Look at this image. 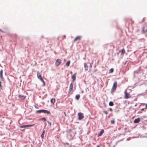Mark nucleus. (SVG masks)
Instances as JSON below:
<instances>
[{"mask_svg":"<svg viewBox=\"0 0 147 147\" xmlns=\"http://www.w3.org/2000/svg\"><path fill=\"white\" fill-rule=\"evenodd\" d=\"M43 110H40L36 111V113H43Z\"/></svg>","mask_w":147,"mask_h":147,"instance_id":"19","label":"nucleus"},{"mask_svg":"<svg viewBox=\"0 0 147 147\" xmlns=\"http://www.w3.org/2000/svg\"><path fill=\"white\" fill-rule=\"evenodd\" d=\"M3 70L2 69H1L0 71V76L1 78L3 80Z\"/></svg>","mask_w":147,"mask_h":147,"instance_id":"11","label":"nucleus"},{"mask_svg":"<svg viewBox=\"0 0 147 147\" xmlns=\"http://www.w3.org/2000/svg\"><path fill=\"white\" fill-rule=\"evenodd\" d=\"M70 74H72V71H71L70 72Z\"/></svg>","mask_w":147,"mask_h":147,"instance_id":"33","label":"nucleus"},{"mask_svg":"<svg viewBox=\"0 0 147 147\" xmlns=\"http://www.w3.org/2000/svg\"><path fill=\"white\" fill-rule=\"evenodd\" d=\"M41 81H42V82L43 83V86H45V82L44 80H43V79L42 80H41Z\"/></svg>","mask_w":147,"mask_h":147,"instance_id":"24","label":"nucleus"},{"mask_svg":"<svg viewBox=\"0 0 147 147\" xmlns=\"http://www.w3.org/2000/svg\"><path fill=\"white\" fill-rule=\"evenodd\" d=\"M146 32V31L144 32V31H143V32L144 33H145V32Z\"/></svg>","mask_w":147,"mask_h":147,"instance_id":"38","label":"nucleus"},{"mask_svg":"<svg viewBox=\"0 0 147 147\" xmlns=\"http://www.w3.org/2000/svg\"><path fill=\"white\" fill-rule=\"evenodd\" d=\"M78 119L79 120H81L84 117V114L80 112L78 113Z\"/></svg>","mask_w":147,"mask_h":147,"instance_id":"3","label":"nucleus"},{"mask_svg":"<svg viewBox=\"0 0 147 147\" xmlns=\"http://www.w3.org/2000/svg\"><path fill=\"white\" fill-rule=\"evenodd\" d=\"M104 132V130L103 129L101 130L100 132L98 134V137L101 136Z\"/></svg>","mask_w":147,"mask_h":147,"instance_id":"16","label":"nucleus"},{"mask_svg":"<svg viewBox=\"0 0 147 147\" xmlns=\"http://www.w3.org/2000/svg\"><path fill=\"white\" fill-rule=\"evenodd\" d=\"M109 105L111 106H113L114 105L113 102L112 101H110L109 103Z\"/></svg>","mask_w":147,"mask_h":147,"instance_id":"22","label":"nucleus"},{"mask_svg":"<svg viewBox=\"0 0 147 147\" xmlns=\"http://www.w3.org/2000/svg\"><path fill=\"white\" fill-rule=\"evenodd\" d=\"M120 51L121 52V54L123 55V54L125 53V51L124 49L121 50Z\"/></svg>","mask_w":147,"mask_h":147,"instance_id":"17","label":"nucleus"},{"mask_svg":"<svg viewBox=\"0 0 147 147\" xmlns=\"http://www.w3.org/2000/svg\"><path fill=\"white\" fill-rule=\"evenodd\" d=\"M61 62V60L59 59H57L55 63V65L56 66H58L59 65Z\"/></svg>","mask_w":147,"mask_h":147,"instance_id":"4","label":"nucleus"},{"mask_svg":"<svg viewBox=\"0 0 147 147\" xmlns=\"http://www.w3.org/2000/svg\"><path fill=\"white\" fill-rule=\"evenodd\" d=\"M73 84L72 83H71L70 84L69 87V90L70 92L72 91V89H73Z\"/></svg>","mask_w":147,"mask_h":147,"instance_id":"10","label":"nucleus"},{"mask_svg":"<svg viewBox=\"0 0 147 147\" xmlns=\"http://www.w3.org/2000/svg\"><path fill=\"white\" fill-rule=\"evenodd\" d=\"M0 88H2V86H1V82H0Z\"/></svg>","mask_w":147,"mask_h":147,"instance_id":"28","label":"nucleus"},{"mask_svg":"<svg viewBox=\"0 0 147 147\" xmlns=\"http://www.w3.org/2000/svg\"><path fill=\"white\" fill-rule=\"evenodd\" d=\"M145 109H147V104H146L145 105Z\"/></svg>","mask_w":147,"mask_h":147,"instance_id":"30","label":"nucleus"},{"mask_svg":"<svg viewBox=\"0 0 147 147\" xmlns=\"http://www.w3.org/2000/svg\"><path fill=\"white\" fill-rule=\"evenodd\" d=\"M85 69V71H87L88 70V66L86 63H84Z\"/></svg>","mask_w":147,"mask_h":147,"instance_id":"13","label":"nucleus"},{"mask_svg":"<svg viewBox=\"0 0 147 147\" xmlns=\"http://www.w3.org/2000/svg\"><path fill=\"white\" fill-rule=\"evenodd\" d=\"M55 101V98H52L50 101L51 102L52 104H54Z\"/></svg>","mask_w":147,"mask_h":147,"instance_id":"14","label":"nucleus"},{"mask_svg":"<svg viewBox=\"0 0 147 147\" xmlns=\"http://www.w3.org/2000/svg\"><path fill=\"white\" fill-rule=\"evenodd\" d=\"M81 38V36H78L76 37L73 41L74 42H75L77 40H80Z\"/></svg>","mask_w":147,"mask_h":147,"instance_id":"7","label":"nucleus"},{"mask_svg":"<svg viewBox=\"0 0 147 147\" xmlns=\"http://www.w3.org/2000/svg\"><path fill=\"white\" fill-rule=\"evenodd\" d=\"M144 109L143 108V109H141V111H143L144 110Z\"/></svg>","mask_w":147,"mask_h":147,"instance_id":"34","label":"nucleus"},{"mask_svg":"<svg viewBox=\"0 0 147 147\" xmlns=\"http://www.w3.org/2000/svg\"><path fill=\"white\" fill-rule=\"evenodd\" d=\"M117 83L116 82H115L114 83L113 87L111 90V93L113 94L116 90L117 88Z\"/></svg>","mask_w":147,"mask_h":147,"instance_id":"1","label":"nucleus"},{"mask_svg":"<svg viewBox=\"0 0 147 147\" xmlns=\"http://www.w3.org/2000/svg\"><path fill=\"white\" fill-rule=\"evenodd\" d=\"M0 31H1L2 32H3V31H1V29H0Z\"/></svg>","mask_w":147,"mask_h":147,"instance_id":"37","label":"nucleus"},{"mask_svg":"<svg viewBox=\"0 0 147 147\" xmlns=\"http://www.w3.org/2000/svg\"><path fill=\"white\" fill-rule=\"evenodd\" d=\"M140 121V119L139 118H138L137 119H136L134 120V123H138Z\"/></svg>","mask_w":147,"mask_h":147,"instance_id":"12","label":"nucleus"},{"mask_svg":"<svg viewBox=\"0 0 147 147\" xmlns=\"http://www.w3.org/2000/svg\"><path fill=\"white\" fill-rule=\"evenodd\" d=\"M64 37H66V36H64Z\"/></svg>","mask_w":147,"mask_h":147,"instance_id":"39","label":"nucleus"},{"mask_svg":"<svg viewBox=\"0 0 147 147\" xmlns=\"http://www.w3.org/2000/svg\"><path fill=\"white\" fill-rule=\"evenodd\" d=\"M34 125H35V124H33L32 125H23L21 126L20 127V128H26L27 127L33 126H34Z\"/></svg>","mask_w":147,"mask_h":147,"instance_id":"6","label":"nucleus"},{"mask_svg":"<svg viewBox=\"0 0 147 147\" xmlns=\"http://www.w3.org/2000/svg\"><path fill=\"white\" fill-rule=\"evenodd\" d=\"M21 131H24L25 130V129H21Z\"/></svg>","mask_w":147,"mask_h":147,"instance_id":"31","label":"nucleus"},{"mask_svg":"<svg viewBox=\"0 0 147 147\" xmlns=\"http://www.w3.org/2000/svg\"><path fill=\"white\" fill-rule=\"evenodd\" d=\"M97 147H100L99 146H97Z\"/></svg>","mask_w":147,"mask_h":147,"instance_id":"36","label":"nucleus"},{"mask_svg":"<svg viewBox=\"0 0 147 147\" xmlns=\"http://www.w3.org/2000/svg\"><path fill=\"white\" fill-rule=\"evenodd\" d=\"M80 97V94H78L76 96V98L77 100H79Z\"/></svg>","mask_w":147,"mask_h":147,"instance_id":"20","label":"nucleus"},{"mask_svg":"<svg viewBox=\"0 0 147 147\" xmlns=\"http://www.w3.org/2000/svg\"><path fill=\"white\" fill-rule=\"evenodd\" d=\"M18 97L20 99L22 100H24L26 97V96L22 95H19L18 96Z\"/></svg>","mask_w":147,"mask_h":147,"instance_id":"8","label":"nucleus"},{"mask_svg":"<svg viewBox=\"0 0 147 147\" xmlns=\"http://www.w3.org/2000/svg\"><path fill=\"white\" fill-rule=\"evenodd\" d=\"M37 76L38 78L40 81L41 80H42L43 79L42 78V76L40 74L39 71H37Z\"/></svg>","mask_w":147,"mask_h":147,"instance_id":"5","label":"nucleus"},{"mask_svg":"<svg viewBox=\"0 0 147 147\" xmlns=\"http://www.w3.org/2000/svg\"><path fill=\"white\" fill-rule=\"evenodd\" d=\"M114 69L113 68L110 69L109 70V73H112L113 72Z\"/></svg>","mask_w":147,"mask_h":147,"instance_id":"23","label":"nucleus"},{"mask_svg":"<svg viewBox=\"0 0 147 147\" xmlns=\"http://www.w3.org/2000/svg\"><path fill=\"white\" fill-rule=\"evenodd\" d=\"M40 120H44L45 121L46 120V119L45 118L43 117L42 118H41L40 119Z\"/></svg>","mask_w":147,"mask_h":147,"instance_id":"25","label":"nucleus"},{"mask_svg":"<svg viewBox=\"0 0 147 147\" xmlns=\"http://www.w3.org/2000/svg\"><path fill=\"white\" fill-rule=\"evenodd\" d=\"M64 114H65V116H66V114L65 113V112H64Z\"/></svg>","mask_w":147,"mask_h":147,"instance_id":"32","label":"nucleus"},{"mask_svg":"<svg viewBox=\"0 0 147 147\" xmlns=\"http://www.w3.org/2000/svg\"><path fill=\"white\" fill-rule=\"evenodd\" d=\"M45 133V131L44 130V131H43L42 133L41 136V138L42 139L44 138Z\"/></svg>","mask_w":147,"mask_h":147,"instance_id":"18","label":"nucleus"},{"mask_svg":"<svg viewBox=\"0 0 147 147\" xmlns=\"http://www.w3.org/2000/svg\"><path fill=\"white\" fill-rule=\"evenodd\" d=\"M76 73H75L74 75L71 76V78L72 79L73 81H75V80H76Z\"/></svg>","mask_w":147,"mask_h":147,"instance_id":"9","label":"nucleus"},{"mask_svg":"<svg viewBox=\"0 0 147 147\" xmlns=\"http://www.w3.org/2000/svg\"><path fill=\"white\" fill-rule=\"evenodd\" d=\"M109 109L111 111H113L112 109L111 108H109Z\"/></svg>","mask_w":147,"mask_h":147,"instance_id":"29","label":"nucleus"},{"mask_svg":"<svg viewBox=\"0 0 147 147\" xmlns=\"http://www.w3.org/2000/svg\"><path fill=\"white\" fill-rule=\"evenodd\" d=\"M92 67V65H90V67Z\"/></svg>","mask_w":147,"mask_h":147,"instance_id":"35","label":"nucleus"},{"mask_svg":"<svg viewBox=\"0 0 147 147\" xmlns=\"http://www.w3.org/2000/svg\"><path fill=\"white\" fill-rule=\"evenodd\" d=\"M70 61H68L66 63V65L67 67L69 66L70 65Z\"/></svg>","mask_w":147,"mask_h":147,"instance_id":"21","label":"nucleus"},{"mask_svg":"<svg viewBox=\"0 0 147 147\" xmlns=\"http://www.w3.org/2000/svg\"><path fill=\"white\" fill-rule=\"evenodd\" d=\"M124 98L125 99H127L128 98H129L131 97V96L130 95L129 93H128L127 92V90H125L124 92Z\"/></svg>","mask_w":147,"mask_h":147,"instance_id":"2","label":"nucleus"},{"mask_svg":"<svg viewBox=\"0 0 147 147\" xmlns=\"http://www.w3.org/2000/svg\"><path fill=\"white\" fill-rule=\"evenodd\" d=\"M103 112L106 115H107L108 114V113L107 112V111H103Z\"/></svg>","mask_w":147,"mask_h":147,"instance_id":"27","label":"nucleus"},{"mask_svg":"<svg viewBox=\"0 0 147 147\" xmlns=\"http://www.w3.org/2000/svg\"><path fill=\"white\" fill-rule=\"evenodd\" d=\"M115 121L114 119L112 120L111 121V123L112 124H114L115 123Z\"/></svg>","mask_w":147,"mask_h":147,"instance_id":"26","label":"nucleus"},{"mask_svg":"<svg viewBox=\"0 0 147 147\" xmlns=\"http://www.w3.org/2000/svg\"><path fill=\"white\" fill-rule=\"evenodd\" d=\"M43 113H47L48 114H49L50 113V112L49 111L45 110H43Z\"/></svg>","mask_w":147,"mask_h":147,"instance_id":"15","label":"nucleus"}]
</instances>
